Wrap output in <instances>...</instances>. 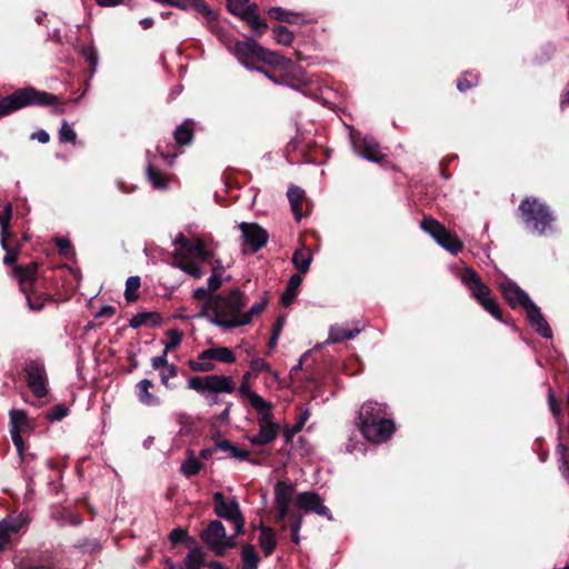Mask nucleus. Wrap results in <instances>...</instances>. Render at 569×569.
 Instances as JSON below:
<instances>
[{"label":"nucleus","instance_id":"obj_49","mask_svg":"<svg viewBox=\"0 0 569 569\" xmlns=\"http://www.w3.org/2000/svg\"><path fill=\"white\" fill-rule=\"evenodd\" d=\"M274 40L283 46H290L293 42V33L284 26H274L272 28Z\"/></svg>","mask_w":569,"mask_h":569},{"label":"nucleus","instance_id":"obj_58","mask_svg":"<svg viewBox=\"0 0 569 569\" xmlns=\"http://www.w3.org/2000/svg\"><path fill=\"white\" fill-rule=\"evenodd\" d=\"M249 0H227L228 10L233 16L240 17L249 8Z\"/></svg>","mask_w":569,"mask_h":569},{"label":"nucleus","instance_id":"obj_62","mask_svg":"<svg viewBox=\"0 0 569 569\" xmlns=\"http://www.w3.org/2000/svg\"><path fill=\"white\" fill-rule=\"evenodd\" d=\"M211 315H214V296L202 305L201 310L197 317L208 318L210 320Z\"/></svg>","mask_w":569,"mask_h":569},{"label":"nucleus","instance_id":"obj_24","mask_svg":"<svg viewBox=\"0 0 569 569\" xmlns=\"http://www.w3.org/2000/svg\"><path fill=\"white\" fill-rule=\"evenodd\" d=\"M199 360H212L223 363H232L236 361V356L228 347L209 348L199 353Z\"/></svg>","mask_w":569,"mask_h":569},{"label":"nucleus","instance_id":"obj_37","mask_svg":"<svg viewBox=\"0 0 569 569\" xmlns=\"http://www.w3.org/2000/svg\"><path fill=\"white\" fill-rule=\"evenodd\" d=\"M312 261V253L306 247L297 249L292 256V263L298 270L299 274H305L308 272L310 263Z\"/></svg>","mask_w":569,"mask_h":569},{"label":"nucleus","instance_id":"obj_12","mask_svg":"<svg viewBox=\"0 0 569 569\" xmlns=\"http://www.w3.org/2000/svg\"><path fill=\"white\" fill-rule=\"evenodd\" d=\"M296 505L305 512H315L328 520H333V516L329 508L323 505V500L316 491L300 492L296 497Z\"/></svg>","mask_w":569,"mask_h":569},{"label":"nucleus","instance_id":"obj_60","mask_svg":"<svg viewBox=\"0 0 569 569\" xmlns=\"http://www.w3.org/2000/svg\"><path fill=\"white\" fill-rule=\"evenodd\" d=\"M54 242L61 256L69 257L73 253V248L69 239L56 238Z\"/></svg>","mask_w":569,"mask_h":569},{"label":"nucleus","instance_id":"obj_30","mask_svg":"<svg viewBox=\"0 0 569 569\" xmlns=\"http://www.w3.org/2000/svg\"><path fill=\"white\" fill-rule=\"evenodd\" d=\"M261 533L259 537V545L263 551L264 557H269L277 548V539L274 530L263 523L259 527Z\"/></svg>","mask_w":569,"mask_h":569},{"label":"nucleus","instance_id":"obj_26","mask_svg":"<svg viewBox=\"0 0 569 569\" xmlns=\"http://www.w3.org/2000/svg\"><path fill=\"white\" fill-rule=\"evenodd\" d=\"M162 316L157 311H144L134 315L129 320V326L133 329L140 328L142 326H148L151 328H157L162 325Z\"/></svg>","mask_w":569,"mask_h":569},{"label":"nucleus","instance_id":"obj_14","mask_svg":"<svg viewBox=\"0 0 569 569\" xmlns=\"http://www.w3.org/2000/svg\"><path fill=\"white\" fill-rule=\"evenodd\" d=\"M212 501L213 512L218 518L230 522L242 513L236 497L227 499L222 492L217 491L212 495Z\"/></svg>","mask_w":569,"mask_h":569},{"label":"nucleus","instance_id":"obj_40","mask_svg":"<svg viewBox=\"0 0 569 569\" xmlns=\"http://www.w3.org/2000/svg\"><path fill=\"white\" fill-rule=\"evenodd\" d=\"M478 303L497 320H499L506 325L509 323V320L511 319V317L510 316L508 318L503 317L501 307L496 299L491 298L490 296H487L486 298L480 300Z\"/></svg>","mask_w":569,"mask_h":569},{"label":"nucleus","instance_id":"obj_7","mask_svg":"<svg viewBox=\"0 0 569 569\" xmlns=\"http://www.w3.org/2000/svg\"><path fill=\"white\" fill-rule=\"evenodd\" d=\"M188 388L199 393L208 391L210 393V396H208L209 405L213 406L221 402L218 393H232L236 389V383L231 376H193L188 380Z\"/></svg>","mask_w":569,"mask_h":569},{"label":"nucleus","instance_id":"obj_17","mask_svg":"<svg viewBox=\"0 0 569 569\" xmlns=\"http://www.w3.org/2000/svg\"><path fill=\"white\" fill-rule=\"evenodd\" d=\"M461 282L469 289L471 297L479 302L490 296L491 289L482 281L479 273L472 268L463 269Z\"/></svg>","mask_w":569,"mask_h":569},{"label":"nucleus","instance_id":"obj_43","mask_svg":"<svg viewBox=\"0 0 569 569\" xmlns=\"http://www.w3.org/2000/svg\"><path fill=\"white\" fill-rule=\"evenodd\" d=\"M479 74L473 71H465L457 80V88L460 92H466L479 84Z\"/></svg>","mask_w":569,"mask_h":569},{"label":"nucleus","instance_id":"obj_4","mask_svg":"<svg viewBox=\"0 0 569 569\" xmlns=\"http://www.w3.org/2000/svg\"><path fill=\"white\" fill-rule=\"evenodd\" d=\"M39 262L31 261L27 267H16L13 270V279L18 283L19 291L24 296L32 311H41L48 302L57 301L52 295L42 291L39 284Z\"/></svg>","mask_w":569,"mask_h":569},{"label":"nucleus","instance_id":"obj_39","mask_svg":"<svg viewBox=\"0 0 569 569\" xmlns=\"http://www.w3.org/2000/svg\"><path fill=\"white\" fill-rule=\"evenodd\" d=\"M174 256L179 258L181 261L179 263V268L187 272L188 274L192 276L196 279H200L203 276V271L201 268L191 260L184 252L181 250H176Z\"/></svg>","mask_w":569,"mask_h":569},{"label":"nucleus","instance_id":"obj_1","mask_svg":"<svg viewBox=\"0 0 569 569\" xmlns=\"http://www.w3.org/2000/svg\"><path fill=\"white\" fill-rule=\"evenodd\" d=\"M357 426L362 436L373 443L386 442L396 431L393 420L387 418V406L372 400L361 406Z\"/></svg>","mask_w":569,"mask_h":569},{"label":"nucleus","instance_id":"obj_34","mask_svg":"<svg viewBox=\"0 0 569 569\" xmlns=\"http://www.w3.org/2000/svg\"><path fill=\"white\" fill-rule=\"evenodd\" d=\"M240 557L242 563L241 569H258L261 559L253 545L244 543L241 548Z\"/></svg>","mask_w":569,"mask_h":569},{"label":"nucleus","instance_id":"obj_15","mask_svg":"<svg viewBox=\"0 0 569 569\" xmlns=\"http://www.w3.org/2000/svg\"><path fill=\"white\" fill-rule=\"evenodd\" d=\"M499 290L511 309H517L519 306L525 309L532 302L528 293L510 279L502 281Z\"/></svg>","mask_w":569,"mask_h":569},{"label":"nucleus","instance_id":"obj_35","mask_svg":"<svg viewBox=\"0 0 569 569\" xmlns=\"http://www.w3.org/2000/svg\"><path fill=\"white\" fill-rule=\"evenodd\" d=\"M268 302L269 300L267 297V292H264V296L261 298L259 302H254L247 312H242L241 321H233L230 323V326L249 325L254 317L259 316L266 309Z\"/></svg>","mask_w":569,"mask_h":569},{"label":"nucleus","instance_id":"obj_31","mask_svg":"<svg viewBox=\"0 0 569 569\" xmlns=\"http://www.w3.org/2000/svg\"><path fill=\"white\" fill-rule=\"evenodd\" d=\"M296 492L291 482L278 481L274 485V505H290Z\"/></svg>","mask_w":569,"mask_h":569},{"label":"nucleus","instance_id":"obj_51","mask_svg":"<svg viewBox=\"0 0 569 569\" xmlns=\"http://www.w3.org/2000/svg\"><path fill=\"white\" fill-rule=\"evenodd\" d=\"M81 56L88 62L90 73H94L98 64V52L92 46H83L81 48Z\"/></svg>","mask_w":569,"mask_h":569},{"label":"nucleus","instance_id":"obj_47","mask_svg":"<svg viewBox=\"0 0 569 569\" xmlns=\"http://www.w3.org/2000/svg\"><path fill=\"white\" fill-rule=\"evenodd\" d=\"M359 330H348L340 327H332L329 333V340L333 343L353 339Z\"/></svg>","mask_w":569,"mask_h":569},{"label":"nucleus","instance_id":"obj_44","mask_svg":"<svg viewBox=\"0 0 569 569\" xmlns=\"http://www.w3.org/2000/svg\"><path fill=\"white\" fill-rule=\"evenodd\" d=\"M202 468H203V463L200 462L194 457L193 452L189 450L188 458L181 465V472L186 477L190 478L192 476L198 475Z\"/></svg>","mask_w":569,"mask_h":569},{"label":"nucleus","instance_id":"obj_45","mask_svg":"<svg viewBox=\"0 0 569 569\" xmlns=\"http://www.w3.org/2000/svg\"><path fill=\"white\" fill-rule=\"evenodd\" d=\"M169 540L173 546H178L180 543H186L187 546H192L196 543V539L191 537L186 529L181 527H177L171 530L169 535Z\"/></svg>","mask_w":569,"mask_h":569},{"label":"nucleus","instance_id":"obj_36","mask_svg":"<svg viewBox=\"0 0 569 569\" xmlns=\"http://www.w3.org/2000/svg\"><path fill=\"white\" fill-rule=\"evenodd\" d=\"M298 410L300 411V415H299V418L296 421V423L291 428H286L283 430L282 436H283L286 443L291 442L295 435H297L298 432H300L302 430V428L305 427L307 420L309 419V417L311 415L310 410L308 408H302V406H299Z\"/></svg>","mask_w":569,"mask_h":569},{"label":"nucleus","instance_id":"obj_46","mask_svg":"<svg viewBox=\"0 0 569 569\" xmlns=\"http://www.w3.org/2000/svg\"><path fill=\"white\" fill-rule=\"evenodd\" d=\"M147 174L149 181L153 184L154 188L161 189L167 187V176L162 173L156 166L149 164L147 168Z\"/></svg>","mask_w":569,"mask_h":569},{"label":"nucleus","instance_id":"obj_48","mask_svg":"<svg viewBox=\"0 0 569 569\" xmlns=\"http://www.w3.org/2000/svg\"><path fill=\"white\" fill-rule=\"evenodd\" d=\"M18 531L16 525H11L6 520L0 522V551L4 550L11 541V535Z\"/></svg>","mask_w":569,"mask_h":569},{"label":"nucleus","instance_id":"obj_6","mask_svg":"<svg viewBox=\"0 0 569 569\" xmlns=\"http://www.w3.org/2000/svg\"><path fill=\"white\" fill-rule=\"evenodd\" d=\"M523 224L533 233L543 234L553 221L549 207L536 197H526L518 207Z\"/></svg>","mask_w":569,"mask_h":569},{"label":"nucleus","instance_id":"obj_38","mask_svg":"<svg viewBox=\"0 0 569 569\" xmlns=\"http://www.w3.org/2000/svg\"><path fill=\"white\" fill-rule=\"evenodd\" d=\"M204 560V552L201 547L192 548L183 559V569H201L202 567H207Z\"/></svg>","mask_w":569,"mask_h":569},{"label":"nucleus","instance_id":"obj_13","mask_svg":"<svg viewBox=\"0 0 569 569\" xmlns=\"http://www.w3.org/2000/svg\"><path fill=\"white\" fill-rule=\"evenodd\" d=\"M239 229L241 230L244 243L250 247L251 253H256L267 244L269 234L260 224L256 222H241Z\"/></svg>","mask_w":569,"mask_h":569},{"label":"nucleus","instance_id":"obj_9","mask_svg":"<svg viewBox=\"0 0 569 569\" xmlns=\"http://www.w3.org/2000/svg\"><path fill=\"white\" fill-rule=\"evenodd\" d=\"M11 219L12 204L11 202H7L3 211L0 213V243L2 249L6 251L3 264L11 267V276L13 277V270L16 267H27V264L17 263L21 252V242L16 244L11 243V239L14 237V232L11 231Z\"/></svg>","mask_w":569,"mask_h":569},{"label":"nucleus","instance_id":"obj_56","mask_svg":"<svg viewBox=\"0 0 569 569\" xmlns=\"http://www.w3.org/2000/svg\"><path fill=\"white\" fill-rule=\"evenodd\" d=\"M69 411L70 410L66 405L58 403L46 413V418L49 421H60L68 416Z\"/></svg>","mask_w":569,"mask_h":569},{"label":"nucleus","instance_id":"obj_52","mask_svg":"<svg viewBox=\"0 0 569 569\" xmlns=\"http://www.w3.org/2000/svg\"><path fill=\"white\" fill-rule=\"evenodd\" d=\"M178 375V367L173 363H169L166 368H163L162 370H160V379H161V383L167 388V389H174L176 386L174 385H171L169 382V380L171 378H174L177 377Z\"/></svg>","mask_w":569,"mask_h":569},{"label":"nucleus","instance_id":"obj_22","mask_svg":"<svg viewBox=\"0 0 569 569\" xmlns=\"http://www.w3.org/2000/svg\"><path fill=\"white\" fill-rule=\"evenodd\" d=\"M269 18L289 24H308L312 20L306 12H296L281 7H272L268 10Z\"/></svg>","mask_w":569,"mask_h":569},{"label":"nucleus","instance_id":"obj_64","mask_svg":"<svg viewBox=\"0 0 569 569\" xmlns=\"http://www.w3.org/2000/svg\"><path fill=\"white\" fill-rule=\"evenodd\" d=\"M557 455L560 457L563 467H569V447L559 442L556 448Z\"/></svg>","mask_w":569,"mask_h":569},{"label":"nucleus","instance_id":"obj_23","mask_svg":"<svg viewBox=\"0 0 569 569\" xmlns=\"http://www.w3.org/2000/svg\"><path fill=\"white\" fill-rule=\"evenodd\" d=\"M259 432L249 438L253 446H264L272 442L279 433V425L269 420L268 422H259Z\"/></svg>","mask_w":569,"mask_h":569},{"label":"nucleus","instance_id":"obj_50","mask_svg":"<svg viewBox=\"0 0 569 569\" xmlns=\"http://www.w3.org/2000/svg\"><path fill=\"white\" fill-rule=\"evenodd\" d=\"M139 288H140V278L138 276H132L127 279L124 298L128 302L137 301Z\"/></svg>","mask_w":569,"mask_h":569},{"label":"nucleus","instance_id":"obj_27","mask_svg":"<svg viewBox=\"0 0 569 569\" xmlns=\"http://www.w3.org/2000/svg\"><path fill=\"white\" fill-rule=\"evenodd\" d=\"M153 388V382L149 379H142L136 385L138 400L148 407H156L160 405V398L150 392Z\"/></svg>","mask_w":569,"mask_h":569},{"label":"nucleus","instance_id":"obj_63","mask_svg":"<svg viewBox=\"0 0 569 569\" xmlns=\"http://www.w3.org/2000/svg\"><path fill=\"white\" fill-rule=\"evenodd\" d=\"M457 158L456 154H451V156H448V157H445L441 161H440V164H439V169H440V174L442 178H445L446 180L450 179L451 178V173L449 172V168H450V162L452 160H455Z\"/></svg>","mask_w":569,"mask_h":569},{"label":"nucleus","instance_id":"obj_5","mask_svg":"<svg viewBox=\"0 0 569 569\" xmlns=\"http://www.w3.org/2000/svg\"><path fill=\"white\" fill-rule=\"evenodd\" d=\"M247 303L248 298L240 289H232L229 295H214V315H211L210 322L226 331L239 328L230 323L241 321Z\"/></svg>","mask_w":569,"mask_h":569},{"label":"nucleus","instance_id":"obj_61","mask_svg":"<svg viewBox=\"0 0 569 569\" xmlns=\"http://www.w3.org/2000/svg\"><path fill=\"white\" fill-rule=\"evenodd\" d=\"M290 505H276L277 516L276 521L284 527L286 519L291 517Z\"/></svg>","mask_w":569,"mask_h":569},{"label":"nucleus","instance_id":"obj_59","mask_svg":"<svg viewBox=\"0 0 569 569\" xmlns=\"http://www.w3.org/2000/svg\"><path fill=\"white\" fill-rule=\"evenodd\" d=\"M59 140L60 142H71L74 143L77 140L76 131L70 127V124L63 120L61 129L59 131Z\"/></svg>","mask_w":569,"mask_h":569},{"label":"nucleus","instance_id":"obj_18","mask_svg":"<svg viewBox=\"0 0 569 569\" xmlns=\"http://www.w3.org/2000/svg\"><path fill=\"white\" fill-rule=\"evenodd\" d=\"M226 527L220 520H211L200 532V539L214 553L219 551V542L226 538Z\"/></svg>","mask_w":569,"mask_h":569},{"label":"nucleus","instance_id":"obj_10","mask_svg":"<svg viewBox=\"0 0 569 569\" xmlns=\"http://www.w3.org/2000/svg\"><path fill=\"white\" fill-rule=\"evenodd\" d=\"M28 388L37 398H43L48 393V379L44 365L38 360H29L23 368Z\"/></svg>","mask_w":569,"mask_h":569},{"label":"nucleus","instance_id":"obj_54","mask_svg":"<svg viewBox=\"0 0 569 569\" xmlns=\"http://www.w3.org/2000/svg\"><path fill=\"white\" fill-rule=\"evenodd\" d=\"M167 336L169 338V341L166 343L164 350L169 352L177 349L180 346L183 338V332L177 328H172L167 331Z\"/></svg>","mask_w":569,"mask_h":569},{"label":"nucleus","instance_id":"obj_21","mask_svg":"<svg viewBox=\"0 0 569 569\" xmlns=\"http://www.w3.org/2000/svg\"><path fill=\"white\" fill-rule=\"evenodd\" d=\"M170 7L188 11L190 9L202 14L209 23L217 21V13L208 6L204 0H170Z\"/></svg>","mask_w":569,"mask_h":569},{"label":"nucleus","instance_id":"obj_3","mask_svg":"<svg viewBox=\"0 0 569 569\" xmlns=\"http://www.w3.org/2000/svg\"><path fill=\"white\" fill-rule=\"evenodd\" d=\"M30 106L51 107L54 114L64 112L63 103L58 96L33 87H24L0 98V118Z\"/></svg>","mask_w":569,"mask_h":569},{"label":"nucleus","instance_id":"obj_8","mask_svg":"<svg viewBox=\"0 0 569 569\" xmlns=\"http://www.w3.org/2000/svg\"><path fill=\"white\" fill-rule=\"evenodd\" d=\"M283 60L288 62V64L283 63V66H276L260 63L254 70L264 74L277 84H287L295 89H299L301 86H305L307 81L305 80L303 69L289 58L283 57Z\"/></svg>","mask_w":569,"mask_h":569},{"label":"nucleus","instance_id":"obj_53","mask_svg":"<svg viewBox=\"0 0 569 569\" xmlns=\"http://www.w3.org/2000/svg\"><path fill=\"white\" fill-rule=\"evenodd\" d=\"M548 405H549V409H550L552 416L555 417L556 421L559 425H561V420H562L561 403H560V400H558L556 398L551 388L549 389V392H548Z\"/></svg>","mask_w":569,"mask_h":569},{"label":"nucleus","instance_id":"obj_55","mask_svg":"<svg viewBox=\"0 0 569 569\" xmlns=\"http://www.w3.org/2000/svg\"><path fill=\"white\" fill-rule=\"evenodd\" d=\"M188 367L193 372H209L216 368L212 360H199V357L196 360L190 359L188 361Z\"/></svg>","mask_w":569,"mask_h":569},{"label":"nucleus","instance_id":"obj_25","mask_svg":"<svg viewBox=\"0 0 569 569\" xmlns=\"http://www.w3.org/2000/svg\"><path fill=\"white\" fill-rule=\"evenodd\" d=\"M194 126L196 123L192 119H186L176 128L173 139L177 146L186 147L192 143L194 139Z\"/></svg>","mask_w":569,"mask_h":569},{"label":"nucleus","instance_id":"obj_32","mask_svg":"<svg viewBox=\"0 0 569 569\" xmlns=\"http://www.w3.org/2000/svg\"><path fill=\"white\" fill-rule=\"evenodd\" d=\"M10 416V431L19 430V433L29 431L32 429L31 422L28 419V415L24 410L11 409Z\"/></svg>","mask_w":569,"mask_h":569},{"label":"nucleus","instance_id":"obj_28","mask_svg":"<svg viewBox=\"0 0 569 569\" xmlns=\"http://www.w3.org/2000/svg\"><path fill=\"white\" fill-rule=\"evenodd\" d=\"M250 406L257 411L259 415V422H268L273 419V405L270 401L264 400L260 395H250V399H248Z\"/></svg>","mask_w":569,"mask_h":569},{"label":"nucleus","instance_id":"obj_11","mask_svg":"<svg viewBox=\"0 0 569 569\" xmlns=\"http://www.w3.org/2000/svg\"><path fill=\"white\" fill-rule=\"evenodd\" d=\"M351 142L355 151L371 162L381 163L386 158L380 150L378 141L372 137L351 133Z\"/></svg>","mask_w":569,"mask_h":569},{"label":"nucleus","instance_id":"obj_16","mask_svg":"<svg viewBox=\"0 0 569 569\" xmlns=\"http://www.w3.org/2000/svg\"><path fill=\"white\" fill-rule=\"evenodd\" d=\"M287 197L297 222H300L303 217L309 216L312 203L306 197V191L302 188L291 184L288 189Z\"/></svg>","mask_w":569,"mask_h":569},{"label":"nucleus","instance_id":"obj_29","mask_svg":"<svg viewBox=\"0 0 569 569\" xmlns=\"http://www.w3.org/2000/svg\"><path fill=\"white\" fill-rule=\"evenodd\" d=\"M302 282V276L299 273H295L290 277L287 282L286 290L281 295L280 303L282 307H290L297 298L299 287Z\"/></svg>","mask_w":569,"mask_h":569},{"label":"nucleus","instance_id":"obj_41","mask_svg":"<svg viewBox=\"0 0 569 569\" xmlns=\"http://www.w3.org/2000/svg\"><path fill=\"white\" fill-rule=\"evenodd\" d=\"M184 253L189 257H196L201 261H209L212 257V252L206 249L204 242L197 238L191 240L189 247L186 249Z\"/></svg>","mask_w":569,"mask_h":569},{"label":"nucleus","instance_id":"obj_19","mask_svg":"<svg viewBox=\"0 0 569 569\" xmlns=\"http://www.w3.org/2000/svg\"><path fill=\"white\" fill-rule=\"evenodd\" d=\"M525 311L530 326L538 335L547 339L552 338L551 327L541 313L540 308L533 301L525 308Z\"/></svg>","mask_w":569,"mask_h":569},{"label":"nucleus","instance_id":"obj_20","mask_svg":"<svg viewBox=\"0 0 569 569\" xmlns=\"http://www.w3.org/2000/svg\"><path fill=\"white\" fill-rule=\"evenodd\" d=\"M239 18L250 28L253 39L261 38L269 28L266 19L259 16L258 6L256 3L249 6L246 12H243Z\"/></svg>","mask_w":569,"mask_h":569},{"label":"nucleus","instance_id":"obj_42","mask_svg":"<svg viewBox=\"0 0 569 569\" xmlns=\"http://www.w3.org/2000/svg\"><path fill=\"white\" fill-rule=\"evenodd\" d=\"M421 229L430 234L436 241L439 239V237L445 232L447 229L445 224L439 222L437 219L432 218L431 216L423 217L420 223Z\"/></svg>","mask_w":569,"mask_h":569},{"label":"nucleus","instance_id":"obj_33","mask_svg":"<svg viewBox=\"0 0 569 569\" xmlns=\"http://www.w3.org/2000/svg\"><path fill=\"white\" fill-rule=\"evenodd\" d=\"M436 242L452 254H458L463 249V242L458 238L456 233L449 231L448 229L445 230V232Z\"/></svg>","mask_w":569,"mask_h":569},{"label":"nucleus","instance_id":"obj_2","mask_svg":"<svg viewBox=\"0 0 569 569\" xmlns=\"http://www.w3.org/2000/svg\"><path fill=\"white\" fill-rule=\"evenodd\" d=\"M220 39L238 61L250 70H254L260 63L276 66L287 63L283 56L262 47L257 39L241 41L227 33H222Z\"/></svg>","mask_w":569,"mask_h":569},{"label":"nucleus","instance_id":"obj_57","mask_svg":"<svg viewBox=\"0 0 569 569\" xmlns=\"http://www.w3.org/2000/svg\"><path fill=\"white\" fill-rule=\"evenodd\" d=\"M220 547H218L219 551L214 552L216 557H224L228 549H233L238 546L237 537L231 535L227 536L226 538H222V540L219 542Z\"/></svg>","mask_w":569,"mask_h":569}]
</instances>
